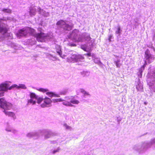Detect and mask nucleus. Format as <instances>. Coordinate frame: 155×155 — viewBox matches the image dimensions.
I'll list each match as a JSON object with an SVG mask.
<instances>
[{"label":"nucleus","mask_w":155,"mask_h":155,"mask_svg":"<svg viewBox=\"0 0 155 155\" xmlns=\"http://www.w3.org/2000/svg\"><path fill=\"white\" fill-rule=\"evenodd\" d=\"M60 149L59 148H58L56 150H54L53 151V153L54 154L55 153L58 152L59 151Z\"/></svg>","instance_id":"obj_33"},{"label":"nucleus","mask_w":155,"mask_h":155,"mask_svg":"<svg viewBox=\"0 0 155 155\" xmlns=\"http://www.w3.org/2000/svg\"><path fill=\"white\" fill-rule=\"evenodd\" d=\"M17 87H16V88L18 89H19L20 88L24 89L26 88V87L25 86V85L23 84H20L19 86H18L17 85Z\"/></svg>","instance_id":"obj_16"},{"label":"nucleus","mask_w":155,"mask_h":155,"mask_svg":"<svg viewBox=\"0 0 155 155\" xmlns=\"http://www.w3.org/2000/svg\"><path fill=\"white\" fill-rule=\"evenodd\" d=\"M85 55L87 56H88L90 57L91 56V54L90 53H87L85 54Z\"/></svg>","instance_id":"obj_37"},{"label":"nucleus","mask_w":155,"mask_h":155,"mask_svg":"<svg viewBox=\"0 0 155 155\" xmlns=\"http://www.w3.org/2000/svg\"><path fill=\"white\" fill-rule=\"evenodd\" d=\"M2 11H3L4 12L7 13H10L12 12L11 10L9 9L6 8V9H3L2 10Z\"/></svg>","instance_id":"obj_20"},{"label":"nucleus","mask_w":155,"mask_h":155,"mask_svg":"<svg viewBox=\"0 0 155 155\" xmlns=\"http://www.w3.org/2000/svg\"><path fill=\"white\" fill-rule=\"evenodd\" d=\"M3 112L5 113L6 115H8L9 117H12L14 118H15V114L14 113L10 112V111H7L6 110H4Z\"/></svg>","instance_id":"obj_9"},{"label":"nucleus","mask_w":155,"mask_h":155,"mask_svg":"<svg viewBox=\"0 0 155 155\" xmlns=\"http://www.w3.org/2000/svg\"><path fill=\"white\" fill-rule=\"evenodd\" d=\"M116 33L117 34L119 35H120L121 33V30L120 26H118L117 28V30L116 31Z\"/></svg>","instance_id":"obj_26"},{"label":"nucleus","mask_w":155,"mask_h":155,"mask_svg":"<svg viewBox=\"0 0 155 155\" xmlns=\"http://www.w3.org/2000/svg\"><path fill=\"white\" fill-rule=\"evenodd\" d=\"M112 36L111 35H110L109 37L108 38V40L109 41H111V38Z\"/></svg>","instance_id":"obj_38"},{"label":"nucleus","mask_w":155,"mask_h":155,"mask_svg":"<svg viewBox=\"0 0 155 155\" xmlns=\"http://www.w3.org/2000/svg\"><path fill=\"white\" fill-rule=\"evenodd\" d=\"M0 107L4 110H10L12 107L11 103L7 102L3 97L0 98Z\"/></svg>","instance_id":"obj_2"},{"label":"nucleus","mask_w":155,"mask_h":155,"mask_svg":"<svg viewBox=\"0 0 155 155\" xmlns=\"http://www.w3.org/2000/svg\"><path fill=\"white\" fill-rule=\"evenodd\" d=\"M72 35H75L76 36H77V34H75L74 33H72Z\"/></svg>","instance_id":"obj_39"},{"label":"nucleus","mask_w":155,"mask_h":155,"mask_svg":"<svg viewBox=\"0 0 155 155\" xmlns=\"http://www.w3.org/2000/svg\"><path fill=\"white\" fill-rule=\"evenodd\" d=\"M36 100H37V103L38 104H40L43 101L44 99L41 97H38L37 99Z\"/></svg>","instance_id":"obj_18"},{"label":"nucleus","mask_w":155,"mask_h":155,"mask_svg":"<svg viewBox=\"0 0 155 155\" xmlns=\"http://www.w3.org/2000/svg\"><path fill=\"white\" fill-rule=\"evenodd\" d=\"M68 45L71 47H75L76 46V45L74 43H69Z\"/></svg>","instance_id":"obj_32"},{"label":"nucleus","mask_w":155,"mask_h":155,"mask_svg":"<svg viewBox=\"0 0 155 155\" xmlns=\"http://www.w3.org/2000/svg\"><path fill=\"white\" fill-rule=\"evenodd\" d=\"M41 106L42 107H44L46 106L44 104H42Z\"/></svg>","instance_id":"obj_40"},{"label":"nucleus","mask_w":155,"mask_h":155,"mask_svg":"<svg viewBox=\"0 0 155 155\" xmlns=\"http://www.w3.org/2000/svg\"><path fill=\"white\" fill-rule=\"evenodd\" d=\"M138 87V86H137V89H138V90H139Z\"/></svg>","instance_id":"obj_44"},{"label":"nucleus","mask_w":155,"mask_h":155,"mask_svg":"<svg viewBox=\"0 0 155 155\" xmlns=\"http://www.w3.org/2000/svg\"><path fill=\"white\" fill-rule=\"evenodd\" d=\"M8 29L9 28H7L5 27H3L0 26V33H2L3 34H5L7 32Z\"/></svg>","instance_id":"obj_10"},{"label":"nucleus","mask_w":155,"mask_h":155,"mask_svg":"<svg viewBox=\"0 0 155 155\" xmlns=\"http://www.w3.org/2000/svg\"><path fill=\"white\" fill-rule=\"evenodd\" d=\"M54 135V134L50 131H46L45 132V137L46 138H48L50 137L53 136Z\"/></svg>","instance_id":"obj_12"},{"label":"nucleus","mask_w":155,"mask_h":155,"mask_svg":"<svg viewBox=\"0 0 155 155\" xmlns=\"http://www.w3.org/2000/svg\"><path fill=\"white\" fill-rule=\"evenodd\" d=\"M57 53L58 54L61 56V54H62V53H61V50H60V51H58L57 52Z\"/></svg>","instance_id":"obj_36"},{"label":"nucleus","mask_w":155,"mask_h":155,"mask_svg":"<svg viewBox=\"0 0 155 155\" xmlns=\"http://www.w3.org/2000/svg\"><path fill=\"white\" fill-rule=\"evenodd\" d=\"M38 90L43 93L47 92L48 91V90L47 89H45L42 88H39L38 89Z\"/></svg>","instance_id":"obj_17"},{"label":"nucleus","mask_w":155,"mask_h":155,"mask_svg":"<svg viewBox=\"0 0 155 155\" xmlns=\"http://www.w3.org/2000/svg\"><path fill=\"white\" fill-rule=\"evenodd\" d=\"M146 62L145 61V64L143 66L141 67V68L142 69H143V70H144L145 67L146 66Z\"/></svg>","instance_id":"obj_34"},{"label":"nucleus","mask_w":155,"mask_h":155,"mask_svg":"<svg viewBox=\"0 0 155 155\" xmlns=\"http://www.w3.org/2000/svg\"><path fill=\"white\" fill-rule=\"evenodd\" d=\"M152 76L154 78H155V72L153 73Z\"/></svg>","instance_id":"obj_41"},{"label":"nucleus","mask_w":155,"mask_h":155,"mask_svg":"<svg viewBox=\"0 0 155 155\" xmlns=\"http://www.w3.org/2000/svg\"><path fill=\"white\" fill-rule=\"evenodd\" d=\"M65 22L62 20H60L58 21L56 23L57 25L59 26L60 28H62V27H63Z\"/></svg>","instance_id":"obj_11"},{"label":"nucleus","mask_w":155,"mask_h":155,"mask_svg":"<svg viewBox=\"0 0 155 155\" xmlns=\"http://www.w3.org/2000/svg\"><path fill=\"white\" fill-rule=\"evenodd\" d=\"M47 95H48L50 97H52L54 96H56V95L54 94L52 92H47L46 93Z\"/></svg>","instance_id":"obj_19"},{"label":"nucleus","mask_w":155,"mask_h":155,"mask_svg":"<svg viewBox=\"0 0 155 155\" xmlns=\"http://www.w3.org/2000/svg\"><path fill=\"white\" fill-rule=\"evenodd\" d=\"M36 11V9L35 8H32L30 11V13L31 15H34L35 14Z\"/></svg>","instance_id":"obj_21"},{"label":"nucleus","mask_w":155,"mask_h":155,"mask_svg":"<svg viewBox=\"0 0 155 155\" xmlns=\"http://www.w3.org/2000/svg\"><path fill=\"white\" fill-rule=\"evenodd\" d=\"M30 99L28 100V104H32L33 105L35 104L36 101L35 100H34V99L36 100V99H37L38 96L34 93L31 92L30 94Z\"/></svg>","instance_id":"obj_4"},{"label":"nucleus","mask_w":155,"mask_h":155,"mask_svg":"<svg viewBox=\"0 0 155 155\" xmlns=\"http://www.w3.org/2000/svg\"><path fill=\"white\" fill-rule=\"evenodd\" d=\"M63 105L67 106L72 107L73 106V105L71 103V101H65L63 103Z\"/></svg>","instance_id":"obj_14"},{"label":"nucleus","mask_w":155,"mask_h":155,"mask_svg":"<svg viewBox=\"0 0 155 155\" xmlns=\"http://www.w3.org/2000/svg\"><path fill=\"white\" fill-rule=\"evenodd\" d=\"M28 35L27 27L26 28H23L19 30L18 33L17 34L18 37L20 38L21 36L26 37Z\"/></svg>","instance_id":"obj_3"},{"label":"nucleus","mask_w":155,"mask_h":155,"mask_svg":"<svg viewBox=\"0 0 155 155\" xmlns=\"http://www.w3.org/2000/svg\"><path fill=\"white\" fill-rule=\"evenodd\" d=\"M38 30L39 32L36 33L34 37L36 38L37 40L39 42H45V39L48 37V34L43 32V30L41 28H38Z\"/></svg>","instance_id":"obj_1"},{"label":"nucleus","mask_w":155,"mask_h":155,"mask_svg":"<svg viewBox=\"0 0 155 155\" xmlns=\"http://www.w3.org/2000/svg\"><path fill=\"white\" fill-rule=\"evenodd\" d=\"M64 126L67 129L71 130V127L68 125L66 124H64Z\"/></svg>","instance_id":"obj_30"},{"label":"nucleus","mask_w":155,"mask_h":155,"mask_svg":"<svg viewBox=\"0 0 155 155\" xmlns=\"http://www.w3.org/2000/svg\"><path fill=\"white\" fill-rule=\"evenodd\" d=\"M70 101L71 104L72 103L74 104H78L79 103V101L78 100L74 99H72Z\"/></svg>","instance_id":"obj_15"},{"label":"nucleus","mask_w":155,"mask_h":155,"mask_svg":"<svg viewBox=\"0 0 155 155\" xmlns=\"http://www.w3.org/2000/svg\"><path fill=\"white\" fill-rule=\"evenodd\" d=\"M81 92L82 94H83L85 96L89 95L88 93L86 92L83 89H81Z\"/></svg>","instance_id":"obj_22"},{"label":"nucleus","mask_w":155,"mask_h":155,"mask_svg":"<svg viewBox=\"0 0 155 155\" xmlns=\"http://www.w3.org/2000/svg\"><path fill=\"white\" fill-rule=\"evenodd\" d=\"M145 58L148 61V63H150L154 59V58L151 55L150 53L149 50L147 49L145 52Z\"/></svg>","instance_id":"obj_5"},{"label":"nucleus","mask_w":155,"mask_h":155,"mask_svg":"<svg viewBox=\"0 0 155 155\" xmlns=\"http://www.w3.org/2000/svg\"><path fill=\"white\" fill-rule=\"evenodd\" d=\"M38 9H39V11H40V10H41V8L39 7V8H38Z\"/></svg>","instance_id":"obj_43"},{"label":"nucleus","mask_w":155,"mask_h":155,"mask_svg":"<svg viewBox=\"0 0 155 155\" xmlns=\"http://www.w3.org/2000/svg\"><path fill=\"white\" fill-rule=\"evenodd\" d=\"M77 41L78 42H83V40L82 38L81 37H79L78 40H77Z\"/></svg>","instance_id":"obj_31"},{"label":"nucleus","mask_w":155,"mask_h":155,"mask_svg":"<svg viewBox=\"0 0 155 155\" xmlns=\"http://www.w3.org/2000/svg\"><path fill=\"white\" fill-rule=\"evenodd\" d=\"M81 48L84 51L87 52V51L86 49V48L85 47L84 45H81Z\"/></svg>","instance_id":"obj_28"},{"label":"nucleus","mask_w":155,"mask_h":155,"mask_svg":"<svg viewBox=\"0 0 155 155\" xmlns=\"http://www.w3.org/2000/svg\"><path fill=\"white\" fill-rule=\"evenodd\" d=\"M91 38L90 36V35H88L84 37V39L85 41H90V40H91Z\"/></svg>","instance_id":"obj_24"},{"label":"nucleus","mask_w":155,"mask_h":155,"mask_svg":"<svg viewBox=\"0 0 155 155\" xmlns=\"http://www.w3.org/2000/svg\"><path fill=\"white\" fill-rule=\"evenodd\" d=\"M68 91L67 89H65L63 91H62L61 92V94L64 95L66 94L68 92Z\"/></svg>","instance_id":"obj_29"},{"label":"nucleus","mask_w":155,"mask_h":155,"mask_svg":"<svg viewBox=\"0 0 155 155\" xmlns=\"http://www.w3.org/2000/svg\"><path fill=\"white\" fill-rule=\"evenodd\" d=\"M16 87H17V85L16 84H14L12 85L10 87H8V90H10L12 89H13L14 88H16Z\"/></svg>","instance_id":"obj_27"},{"label":"nucleus","mask_w":155,"mask_h":155,"mask_svg":"<svg viewBox=\"0 0 155 155\" xmlns=\"http://www.w3.org/2000/svg\"><path fill=\"white\" fill-rule=\"evenodd\" d=\"M74 56L75 59L77 60L78 59L83 58V57L81 55H75Z\"/></svg>","instance_id":"obj_23"},{"label":"nucleus","mask_w":155,"mask_h":155,"mask_svg":"<svg viewBox=\"0 0 155 155\" xmlns=\"http://www.w3.org/2000/svg\"><path fill=\"white\" fill-rule=\"evenodd\" d=\"M4 95V92H0V97L3 96Z\"/></svg>","instance_id":"obj_35"},{"label":"nucleus","mask_w":155,"mask_h":155,"mask_svg":"<svg viewBox=\"0 0 155 155\" xmlns=\"http://www.w3.org/2000/svg\"><path fill=\"white\" fill-rule=\"evenodd\" d=\"M73 27V25H70L65 23L63 27H62V28L64 30L69 31L71 30Z\"/></svg>","instance_id":"obj_7"},{"label":"nucleus","mask_w":155,"mask_h":155,"mask_svg":"<svg viewBox=\"0 0 155 155\" xmlns=\"http://www.w3.org/2000/svg\"><path fill=\"white\" fill-rule=\"evenodd\" d=\"M44 102L46 104H49L51 103V99L47 97H45L44 99Z\"/></svg>","instance_id":"obj_13"},{"label":"nucleus","mask_w":155,"mask_h":155,"mask_svg":"<svg viewBox=\"0 0 155 155\" xmlns=\"http://www.w3.org/2000/svg\"><path fill=\"white\" fill-rule=\"evenodd\" d=\"M9 85L8 84L2 83L0 84V91H6L8 90Z\"/></svg>","instance_id":"obj_6"},{"label":"nucleus","mask_w":155,"mask_h":155,"mask_svg":"<svg viewBox=\"0 0 155 155\" xmlns=\"http://www.w3.org/2000/svg\"><path fill=\"white\" fill-rule=\"evenodd\" d=\"M118 63H117V62H116V65H117V67H118Z\"/></svg>","instance_id":"obj_42"},{"label":"nucleus","mask_w":155,"mask_h":155,"mask_svg":"<svg viewBox=\"0 0 155 155\" xmlns=\"http://www.w3.org/2000/svg\"><path fill=\"white\" fill-rule=\"evenodd\" d=\"M28 34H29L31 35L34 37V35H35V30L34 29L30 27H27Z\"/></svg>","instance_id":"obj_8"},{"label":"nucleus","mask_w":155,"mask_h":155,"mask_svg":"<svg viewBox=\"0 0 155 155\" xmlns=\"http://www.w3.org/2000/svg\"><path fill=\"white\" fill-rule=\"evenodd\" d=\"M64 100L62 98H58L54 99L53 101L54 102H58L63 101Z\"/></svg>","instance_id":"obj_25"}]
</instances>
